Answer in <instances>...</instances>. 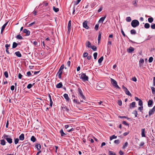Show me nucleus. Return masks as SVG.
I'll return each instance as SVG.
<instances>
[{
    "mask_svg": "<svg viewBox=\"0 0 155 155\" xmlns=\"http://www.w3.org/2000/svg\"><path fill=\"white\" fill-rule=\"evenodd\" d=\"M2 138H4L6 140L7 142L10 144L12 143V140L9 135L4 134L2 137Z\"/></svg>",
    "mask_w": 155,
    "mask_h": 155,
    "instance_id": "f257e3e1",
    "label": "nucleus"
},
{
    "mask_svg": "<svg viewBox=\"0 0 155 155\" xmlns=\"http://www.w3.org/2000/svg\"><path fill=\"white\" fill-rule=\"evenodd\" d=\"M64 68V65L62 64L60 67L58 72L57 74L56 75H58V78L60 79L61 78V76L63 70Z\"/></svg>",
    "mask_w": 155,
    "mask_h": 155,
    "instance_id": "f03ea898",
    "label": "nucleus"
},
{
    "mask_svg": "<svg viewBox=\"0 0 155 155\" xmlns=\"http://www.w3.org/2000/svg\"><path fill=\"white\" fill-rule=\"evenodd\" d=\"M139 25V22L137 20H133L131 23V25L133 28H135Z\"/></svg>",
    "mask_w": 155,
    "mask_h": 155,
    "instance_id": "7ed1b4c3",
    "label": "nucleus"
},
{
    "mask_svg": "<svg viewBox=\"0 0 155 155\" xmlns=\"http://www.w3.org/2000/svg\"><path fill=\"white\" fill-rule=\"evenodd\" d=\"M78 94L80 96L81 98L82 99H84V100H86V97L84 95L82 90L80 88H78Z\"/></svg>",
    "mask_w": 155,
    "mask_h": 155,
    "instance_id": "20e7f679",
    "label": "nucleus"
},
{
    "mask_svg": "<svg viewBox=\"0 0 155 155\" xmlns=\"http://www.w3.org/2000/svg\"><path fill=\"white\" fill-rule=\"evenodd\" d=\"M105 86V84L104 83H99L97 84V88L98 90H100V89L104 88Z\"/></svg>",
    "mask_w": 155,
    "mask_h": 155,
    "instance_id": "39448f33",
    "label": "nucleus"
},
{
    "mask_svg": "<svg viewBox=\"0 0 155 155\" xmlns=\"http://www.w3.org/2000/svg\"><path fill=\"white\" fill-rule=\"evenodd\" d=\"M80 78L84 81H88V76H86L85 73H83L81 74Z\"/></svg>",
    "mask_w": 155,
    "mask_h": 155,
    "instance_id": "423d86ee",
    "label": "nucleus"
},
{
    "mask_svg": "<svg viewBox=\"0 0 155 155\" xmlns=\"http://www.w3.org/2000/svg\"><path fill=\"white\" fill-rule=\"evenodd\" d=\"M110 81L112 84L113 85V86L116 88H120V87L118 86L117 84L116 81L114 79L112 78H110Z\"/></svg>",
    "mask_w": 155,
    "mask_h": 155,
    "instance_id": "0eeeda50",
    "label": "nucleus"
},
{
    "mask_svg": "<svg viewBox=\"0 0 155 155\" xmlns=\"http://www.w3.org/2000/svg\"><path fill=\"white\" fill-rule=\"evenodd\" d=\"M71 20H70L68 21V31L67 34L68 35H69L71 29Z\"/></svg>",
    "mask_w": 155,
    "mask_h": 155,
    "instance_id": "6e6552de",
    "label": "nucleus"
},
{
    "mask_svg": "<svg viewBox=\"0 0 155 155\" xmlns=\"http://www.w3.org/2000/svg\"><path fill=\"white\" fill-rule=\"evenodd\" d=\"M155 111V106H154L153 108L150 110L149 112V115L150 116L151 115L153 114L154 112Z\"/></svg>",
    "mask_w": 155,
    "mask_h": 155,
    "instance_id": "1a4fd4ad",
    "label": "nucleus"
},
{
    "mask_svg": "<svg viewBox=\"0 0 155 155\" xmlns=\"http://www.w3.org/2000/svg\"><path fill=\"white\" fill-rule=\"evenodd\" d=\"M87 21H85L83 23V25L84 28L86 29H88L89 28V26L87 25Z\"/></svg>",
    "mask_w": 155,
    "mask_h": 155,
    "instance_id": "9d476101",
    "label": "nucleus"
},
{
    "mask_svg": "<svg viewBox=\"0 0 155 155\" xmlns=\"http://www.w3.org/2000/svg\"><path fill=\"white\" fill-rule=\"evenodd\" d=\"M23 32L26 33V35L28 36L30 35V32L27 29H24L23 30Z\"/></svg>",
    "mask_w": 155,
    "mask_h": 155,
    "instance_id": "9b49d317",
    "label": "nucleus"
},
{
    "mask_svg": "<svg viewBox=\"0 0 155 155\" xmlns=\"http://www.w3.org/2000/svg\"><path fill=\"white\" fill-rule=\"evenodd\" d=\"M134 49L131 47H130L129 48L127 49V52L129 53H131L132 51H134Z\"/></svg>",
    "mask_w": 155,
    "mask_h": 155,
    "instance_id": "f8f14e48",
    "label": "nucleus"
},
{
    "mask_svg": "<svg viewBox=\"0 0 155 155\" xmlns=\"http://www.w3.org/2000/svg\"><path fill=\"white\" fill-rule=\"evenodd\" d=\"M8 22H7L5 23L2 27L1 30V34H2L6 26L7 25Z\"/></svg>",
    "mask_w": 155,
    "mask_h": 155,
    "instance_id": "ddd939ff",
    "label": "nucleus"
},
{
    "mask_svg": "<svg viewBox=\"0 0 155 155\" xmlns=\"http://www.w3.org/2000/svg\"><path fill=\"white\" fill-rule=\"evenodd\" d=\"M19 140H20L23 141L25 139V136L23 134H21L19 136Z\"/></svg>",
    "mask_w": 155,
    "mask_h": 155,
    "instance_id": "4468645a",
    "label": "nucleus"
},
{
    "mask_svg": "<svg viewBox=\"0 0 155 155\" xmlns=\"http://www.w3.org/2000/svg\"><path fill=\"white\" fill-rule=\"evenodd\" d=\"M153 101L152 100H149L148 102V106L149 107H151L153 104Z\"/></svg>",
    "mask_w": 155,
    "mask_h": 155,
    "instance_id": "2eb2a0df",
    "label": "nucleus"
},
{
    "mask_svg": "<svg viewBox=\"0 0 155 155\" xmlns=\"http://www.w3.org/2000/svg\"><path fill=\"white\" fill-rule=\"evenodd\" d=\"M106 17V16H104L103 17H102L101 18H100V19H99V20L98 22L99 23H103V22L104 21L105 19V18Z\"/></svg>",
    "mask_w": 155,
    "mask_h": 155,
    "instance_id": "dca6fc26",
    "label": "nucleus"
},
{
    "mask_svg": "<svg viewBox=\"0 0 155 155\" xmlns=\"http://www.w3.org/2000/svg\"><path fill=\"white\" fill-rule=\"evenodd\" d=\"M145 129H141V136L142 137H145Z\"/></svg>",
    "mask_w": 155,
    "mask_h": 155,
    "instance_id": "f3484780",
    "label": "nucleus"
},
{
    "mask_svg": "<svg viewBox=\"0 0 155 155\" xmlns=\"http://www.w3.org/2000/svg\"><path fill=\"white\" fill-rule=\"evenodd\" d=\"M62 86H63V85H62V82H60L58 84H57L56 85V88H60L61 87H62Z\"/></svg>",
    "mask_w": 155,
    "mask_h": 155,
    "instance_id": "a211bd4d",
    "label": "nucleus"
},
{
    "mask_svg": "<svg viewBox=\"0 0 155 155\" xmlns=\"http://www.w3.org/2000/svg\"><path fill=\"white\" fill-rule=\"evenodd\" d=\"M63 96L65 99L67 100V101H68L70 99L69 98L68 94H64Z\"/></svg>",
    "mask_w": 155,
    "mask_h": 155,
    "instance_id": "6ab92c4d",
    "label": "nucleus"
},
{
    "mask_svg": "<svg viewBox=\"0 0 155 155\" xmlns=\"http://www.w3.org/2000/svg\"><path fill=\"white\" fill-rule=\"evenodd\" d=\"M15 54L16 56L18 57H21V55L20 52L19 51H18L15 53Z\"/></svg>",
    "mask_w": 155,
    "mask_h": 155,
    "instance_id": "aec40b11",
    "label": "nucleus"
},
{
    "mask_svg": "<svg viewBox=\"0 0 155 155\" xmlns=\"http://www.w3.org/2000/svg\"><path fill=\"white\" fill-rule=\"evenodd\" d=\"M86 47L88 48H91V43L89 41H87L86 42Z\"/></svg>",
    "mask_w": 155,
    "mask_h": 155,
    "instance_id": "412c9836",
    "label": "nucleus"
},
{
    "mask_svg": "<svg viewBox=\"0 0 155 155\" xmlns=\"http://www.w3.org/2000/svg\"><path fill=\"white\" fill-rule=\"evenodd\" d=\"M35 147H36V148L39 151L40 150L41 148V146L40 144H37L35 146Z\"/></svg>",
    "mask_w": 155,
    "mask_h": 155,
    "instance_id": "4be33fe9",
    "label": "nucleus"
},
{
    "mask_svg": "<svg viewBox=\"0 0 155 155\" xmlns=\"http://www.w3.org/2000/svg\"><path fill=\"white\" fill-rule=\"evenodd\" d=\"M60 133L61 134V136H62V137H64V135L66 134H65V133H64V131H63V130L62 129L60 131Z\"/></svg>",
    "mask_w": 155,
    "mask_h": 155,
    "instance_id": "5701e85b",
    "label": "nucleus"
},
{
    "mask_svg": "<svg viewBox=\"0 0 155 155\" xmlns=\"http://www.w3.org/2000/svg\"><path fill=\"white\" fill-rule=\"evenodd\" d=\"M101 32H99L98 36V43L100 41L101 38Z\"/></svg>",
    "mask_w": 155,
    "mask_h": 155,
    "instance_id": "b1692460",
    "label": "nucleus"
},
{
    "mask_svg": "<svg viewBox=\"0 0 155 155\" xmlns=\"http://www.w3.org/2000/svg\"><path fill=\"white\" fill-rule=\"evenodd\" d=\"M135 102H132L130 105V108H133L135 106Z\"/></svg>",
    "mask_w": 155,
    "mask_h": 155,
    "instance_id": "393cba45",
    "label": "nucleus"
},
{
    "mask_svg": "<svg viewBox=\"0 0 155 155\" xmlns=\"http://www.w3.org/2000/svg\"><path fill=\"white\" fill-rule=\"evenodd\" d=\"M36 139V138L34 136H32L31 138V141H32L33 142H35Z\"/></svg>",
    "mask_w": 155,
    "mask_h": 155,
    "instance_id": "a878e982",
    "label": "nucleus"
},
{
    "mask_svg": "<svg viewBox=\"0 0 155 155\" xmlns=\"http://www.w3.org/2000/svg\"><path fill=\"white\" fill-rule=\"evenodd\" d=\"M1 141V143L0 144L3 145H5L6 142L4 140H0Z\"/></svg>",
    "mask_w": 155,
    "mask_h": 155,
    "instance_id": "bb28decb",
    "label": "nucleus"
},
{
    "mask_svg": "<svg viewBox=\"0 0 155 155\" xmlns=\"http://www.w3.org/2000/svg\"><path fill=\"white\" fill-rule=\"evenodd\" d=\"M17 45L18 44L16 42H14L13 43L12 48H15L17 47Z\"/></svg>",
    "mask_w": 155,
    "mask_h": 155,
    "instance_id": "cd10ccee",
    "label": "nucleus"
},
{
    "mask_svg": "<svg viewBox=\"0 0 155 155\" xmlns=\"http://www.w3.org/2000/svg\"><path fill=\"white\" fill-rule=\"evenodd\" d=\"M144 27L146 28H148L150 27V25L149 24L146 23L145 24Z\"/></svg>",
    "mask_w": 155,
    "mask_h": 155,
    "instance_id": "c85d7f7f",
    "label": "nucleus"
},
{
    "mask_svg": "<svg viewBox=\"0 0 155 155\" xmlns=\"http://www.w3.org/2000/svg\"><path fill=\"white\" fill-rule=\"evenodd\" d=\"M104 59V57L103 56L101 57L98 60V62L99 63H101L102 61H103Z\"/></svg>",
    "mask_w": 155,
    "mask_h": 155,
    "instance_id": "c756f323",
    "label": "nucleus"
},
{
    "mask_svg": "<svg viewBox=\"0 0 155 155\" xmlns=\"http://www.w3.org/2000/svg\"><path fill=\"white\" fill-rule=\"evenodd\" d=\"M128 145L127 142H126L124 145L123 146L122 148L123 149H125V148L127 147Z\"/></svg>",
    "mask_w": 155,
    "mask_h": 155,
    "instance_id": "7c9ffc66",
    "label": "nucleus"
},
{
    "mask_svg": "<svg viewBox=\"0 0 155 155\" xmlns=\"http://www.w3.org/2000/svg\"><path fill=\"white\" fill-rule=\"evenodd\" d=\"M126 94L129 96H131L132 95L131 93H130V91L128 90H127L126 91H125Z\"/></svg>",
    "mask_w": 155,
    "mask_h": 155,
    "instance_id": "2f4dec72",
    "label": "nucleus"
},
{
    "mask_svg": "<svg viewBox=\"0 0 155 155\" xmlns=\"http://www.w3.org/2000/svg\"><path fill=\"white\" fill-rule=\"evenodd\" d=\"M108 154L109 155H116V154L115 153L110 151H108Z\"/></svg>",
    "mask_w": 155,
    "mask_h": 155,
    "instance_id": "473e14b6",
    "label": "nucleus"
},
{
    "mask_svg": "<svg viewBox=\"0 0 155 155\" xmlns=\"http://www.w3.org/2000/svg\"><path fill=\"white\" fill-rule=\"evenodd\" d=\"M53 10L56 12H58L59 10L58 8H56L54 6L53 7Z\"/></svg>",
    "mask_w": 155,
    "mask_h": 155,
    "instance_id": "72a5a7b5",
    "label": "nucleus"
},
{
    "mask_svg": "<svg viewBox=\"0 0 155 155\" xmlns=\"http://www.w3.org/2000/svg\"><path fill=\"white\" fill-rule=\"evenodd\" d=\"M126 20L127 21L129 22L131 21V19L130 17H128L126 18Z\"/></svg>",
    "mask_w": 155,
    "mask_h": 155,
    "instance_id": "f704fd0d",
    "label": "nucleus"
},
{
    "mask_svg": "<svg viewBox=\"0 0 155 155\" xmlns=\"http://www.w3.org/2000/svg\"><path fill=\"white\" fill-rule=\"evenodd\" d=\"M117 138V137L116 136H115L114 135H113L112 136L110 137V140H112L113 139H116Z\"/></svg>",
    "mask_w": 155,
    "mask_h": 155,
    "instance_id": "c9c22d12",
    "label": "nucleus"
},
{
    "mask_svg": "<svg viewBox=\"0 0 155 155\" xmlns=\"http://www.w3.org/2000/svg\"><path fill=\"white\" fill-rule=\"evenodd\" d=\"M153 18L152 17L149 18H148V21L150 23H152L153 21Z\"/></svg>",
    "mask_w": 155,
    "mask_h": 155,
    "instance_id": "e433bc0d",
    "label": "nucleus"
},
{
    "mask_svg": "<svg viewBox=\"0 0 155 155\" xmlns=\"http://www.w3.org/2000/svg\"><path fill=\"white\" fill-rule=\"evenodd\" d=\"M136 33V31L134 29H132L130 31V33L131 34L135 35Z\"/></svg>",
    "mask_w": 155,
    "mask_h": 155,
    "instance_id": "4c0bfd02",
    "label": "nucleus"
},
{
    "mask_svg": "<svg viewBox=\"0 0 155 155\" xmlns=\"http://www.w3.org/2000/svg\"><path fill=\"white\" fill-rule=\"evenodd\" d=\"M19 141V139H18V138H15L14 139L15 143V144H16L18 143Z\"/></svg>",
    "mask_w": 155,
    "mask_h": 155,
    "instance_id": "58836bf2",
    "label": "nucleus"
},
{
    "mask_svg": "<svg viewBox=\"0 0 155 155\" xmlns=\"http://www.w3.org/2000/svg\"><path fill=\"white\" fill-rule=\"evenodd\" d=\"M91 48L94 51H96L97 50V47L95 46H91Z\"/></svg>",
    "mask_w": 155,
    "mask_h": 155,
    "instance_id": "ea45409f",
    "label": "nucleus"
},
{
    "mask_svg": "<svg viewBox=\"0 0 155 155\" xmlns=\"http://www.w3.org/2000/svg\"><path fill=\"white\" fill-rule=\"evenodd\" d=\"M151 88L152 90V93L153 94H155V88L153 87H151Z\"/></svg>",
    "mask_w": 155,
    "mask_h": 155,
    "instance_id": "a19ab883",
    "label": "nucleus"
},
{
    "mask_svg": "<svg viewBox=\"0 0 155 155\" xmlns=\"http://www.w3.org/2000/svg\"><path fill=\"white\" fill-rule=\"evenodd\" d=\"M16 38L18 39H23L22 37L20 35H19L16 36Z\"/></svg>",
    "mask_w": 155,
    "mask_h": 155,
    "instance_id": "79ce46f5",
    "label": "nucleus"
},
{
    "mask_svg": "<svg viewBox=\"0 0 155 155\" xmlns=\"http://www.w3.org/2000/svg\"><path fill=\"white\" fill-rule=\"evenodd\" d=\"M138 105L140 106H143V102L142 100H140L138 102Z\"/></svg>",
    "mask_w": 155,
    "mask_h": 155,
    "instance_id": "37998d69",
    "label": "nucleus"
},
{
    "mask_svg": "<svg viewBox=\"0 0 155 155\" xmlns=\"http://www.w3.org/2000/svg\"><path fill=\"white\" fill-rule=\"evenodd\" d=\"M153 58L152 57H150L149 58V60H148L149 62V63L152 62L153 61Z\"/></svg>",
    "mask_w": 155,
    "mask_h": 155,
    "instance_id": "c03bdc74",
    "label": "nucleus"
},
{
    "mask_svg": "<svg viewBox=\"0 0 155 155\" xmlns=\"http://www.w3.org/2000/svg\"><path fill=\"white\" fill-rule=\"evenodd\" d=\"M114 142L115 143L118 144L120 143V141L119 140H115Z\"/></svg>",
    "mask_w": 155,
    "mask_h": 155,
    "instance_id": "a18cd8bd",
    "label": "nucleus"
},
{
    "mask_svg": "<svg viewBox=\"0 0 155 155\" xmlns=\"http://www.w3.org/2000/svg\"><path fill=\"white\" fill-rule=\"evenodd\" d=\"M132 113L134 114L135 117H137V110H134Z\"/></svg>",
    "mask_w": 155,
    "mask_h": 155,
    "instance_id": "49530a36",
    "label": "nucleus"
},
{
    "mask_svg": "<svg viewBox=\"0 0 155 155\" xmlns=\"http://www.w3.org/2000/svg\"><path fill=\"white\" fill-rule=\"evenodd\" d=\"M97 52H95L93 56H94V59H97Z\"/></svg>",
    "mask_w": 155,
    "mask_h": 155,
    "instance_id": "de8ad7c7",
    "label": "nucleus"
},
{
    "mask_svg": "<svg viewBox=\"0 0 155 155\" xmlns=\"http://www.w3.org/2000/svg\"><path fill=\"white\" fill-rule=\"evenodd\" d=\"M4 75L6 78H8V73L7 71H5V72Z\"/></svg>",
    "mask_w": 155,
    "mask_h": 155,
    "instance_id": "09e8293b",
    "label": "nucleus"
},
{
    "mask_svg": "<svg viewBox=\"0 0 155 155\" xmlns=\"http://www.w3.org/2000/svg\"><path fill=\"white\" fill-rule=\"evenodd\" d=\"M53 104V101L51 99L50 100V106L51 107H52Z\"/></svg>",
    "mask_w": 155,
    "mask_h": 155,
    "instance_id": "8fccbe9b",
    "label": "nucleus"
},
{
    "mask_svg": "<svg viewBox=\"0 0 155 155\" xmlns=\"http://www.w3.org/2000/svg\"><path fill=\"white\" fill-rule=\"evenodd\" d=\"M151 28L152 29H155V24H152L151 25Z\"/></svg>",
    "mask_w": 155,
    "mask_h": 155,
    "instance_id": "3c124183",
    "label": "nucleus"
},
{
    "mask_svg": "<svg viewBox=\"0 0 155 155\" xmlns=\"http://www.w3.org/2000/svg\"><path fill=\"white\" fill-rule=\"evenodd\" d=\"M32 86L33 85L31 84H29L27 85V88L28 89H30L32 87Z\"/></svg>",
    "mask_w": 155,
    "mask_h": 155,
    "instance_id": "603ef678",
    "label": "nucleus"
},
{
    "mask_svg": "<svg viewBox=\"0 0 155 155\" xmlns=\"http://www.w3.org/2000/svg\"><path fill=\"white\" fill-rule=\"evenodd\" d=\"M99 24H97L95 26V29L96 30H98V27H99Z\"/></svg>",
    "mask_w": 155,
    "mask_h": 155,
    "instance_id": "864d4df0",
    "label": "nucleus"
},
{
    "mask_svg": "<svg viewBox=\"0 0 155 155\" xmlns=\"http://www.w3.org/2000/svg\"><path fill=\"white\" fill-rule=\"evenodd\" d=\"M121 33L124 36V37H127V36H126V35H125V34L124 31H123L122 29H121Z\"/></svg>",
    "mask_w": 155,
    "mask_h": 155,
    "instance_id": "5fc2aeb1",
    "label": "nucleus"
},
{
    "mask_svg": "<svg viewBox=\"0 0 155 155\" xmlns=\"http://www.w3.org/2000/svg\"><path fill=\"white\" fill-rule=\"evenodd\" d=\"M88 55V53L87 52H85L83 54V57L84 58L86 57H87Z\"/></svg>",
    "mask_w": 155,
    "mask_h": 155,
    "instance_id": "6e6d98bb",
    "label": "nucleus"
},
{
    "mask_svg": "<svg viewBox=\"0 0 155 155\" xmlns=\"http://www.w3.org/2000/svg\"><path fill=\"white\" fill-rule=\"evenodd\" d=\"M131 80L134 81H137V78L135 77H134L131 78Z\"/></svg>",
    "mask_w": 155,
    "mask_h": 155,
    "instance_id": "4d7b16f0",
    "label": "nucleus"
},
{
    "mask_svg": "<svg viewBox=\"0 0 155 155\" xmlns=\"http://www.w3.org/2000/svg\"><path fill=\"white\" fill-rule=\"evenodd\" d=\"M132 3L135 6H136L137 5V3L136 1H133Z\"/></svg>",
    "mask_w": 155,
    "mask_h": 155,
    "instance_id": "13d9d810",
    "label": "nucleus"
},
{
    "mask_svg": "<svg viewBox=\"0 0 155 155\" xmlns=\"http://www.w3.org/2000/svg\"><path fill=\"white\" fill-rule=\"evenodd\" d=\"M122 101L120 100H119L118 101V104L119 106H121L122 105Z\"/></svg>",
    "mask_w": 155,
    "mask_h": 155,
    "instance_id": "bf43d9fd",
    "label": "nucleus"
},
{
    "mask_svg": "<svg viewBox=\"0 0 155 155\" xmlns=\"http://www.w3.org/2000/svg\"><path fill=\"white\" fill-rule=\"evenodd\" d=\"M144 61L143 59H140V60L139 61V63H140L143 64L144 63Z\"/></svg>",
    "mask_w": 155,
    "mask_h": 155,
    "instance_id": "052dcab7",
    "label": "nucleus"
},
{
    "mask_svg": "<svg viewBox=\"0 0 155 155\" xmlns=\"http://www.w3.org/2000/svg\"><path fill=\"white\" fill-rule=\"evenodd\" d=\"M138 110L140 111H141L143 110V106H140L139 107Z\"/></svg>",
    "mask_w": 155,
    "mask_h": 155,
    "instance_id": "680f3d73",
    "label": "nucleus"
},
{
    "mask_svg": "<svg viewBox=\"0 0 155 155\" xmlns=\"http://www.w3.org/2000/svg\"><path fill=\"white\" fill-rule=\"evenodd\" d=\"M31 75V73L30 71H28L27 73V75L28 76H29Z\"/></svg>",
    "mask_w": 155,
    "mask_h": 155,
    "instance_id": "e2e57ef3",
    "label": "nucleus"
},
{
    "mask_svg": "<svg viewBox=\"0 0 155 155\" xmlns=\"http://www.w3.org/2000/svg\"><path fill=\"white\" fill-rule=\"evenodd\" d=\"M123 124L126 126H128L129 125V124L128 123H127V122L125 121H124L123 122Z\"/></svg>",
    "mask_w": 155,
    "mask_h": 155,
    "instance_id": "0e129e2a",
    "label": "nucleus"
},
{
    "mask_svg": "<svg viewBox=\"0 0 155 155\" xmlns=\"http://www.w3.org/2000/svg\"><path fill=\"white\" fill-rule=\"evenodd\" d=\"M111 44V42L110 41V39H108V42L107 45H110V46Z\"/></svg>",
    "mask_w": 155,
    "mask_h": 155,
    "instance_id": "69168bd1",
    "label": "nucleus"
},
{
    "mask_svg": "<svg viewBox=\"0 0 155 155\" xmlns=\"http://www.w3.org/2000/svg\"><path fill=\"white\" fill-rule=\"evenodd\" d=\"M22 75L20 74L19 73L18 74V78L19 79L21 78Z\"/></svg>",
    "mask_w": 155,
    "mask_h": 155,
    "instance_id": "338daca9",
    "label": "nucleus"
},
{
    "mask_svg": "<svg viewBox=\"0 0 155 155\" xmlns=\"http://www.w3.org/2000/svg\"><path fill=\"white\" fill-rule=\"evenodd\" d=\"M122 87L123 89L124 90V91H125L127 90V89L123 85L122 86Z\"/></svg>",
    "mask_w": 155,
    "mask_h": 155,
    "instance_id": "774afa93",
    "label": "nucleus"
}]
</instances>
